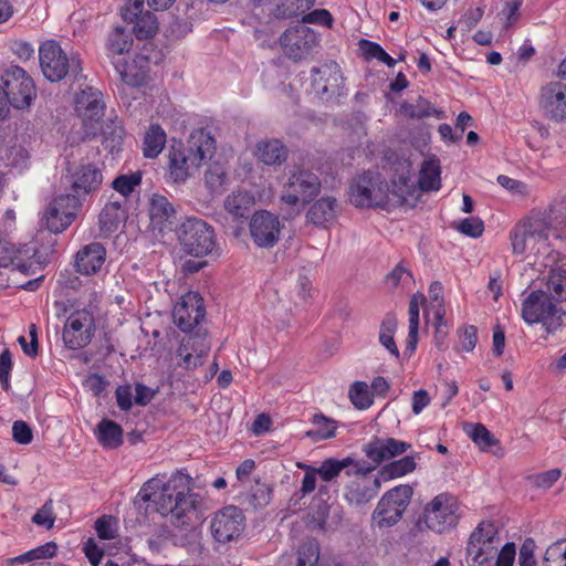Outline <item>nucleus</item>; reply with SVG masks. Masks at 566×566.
Returning a JSON list of instances; mask_svg holds the SVG:
<instances>
[{
  "mask_svg": "<svg viewBox=\"0 0 566 566\" xmlns=\"http://www.w3.org/2000/svg\"><path fill=\"white\" fill-rule=\"evenodd\" d=\"M12 437L17 443L29 444L33 440V432L25 421L17 420L12 424Z\"/></svg>",
  "mask_w": 566,
  "mask_h": 566,
  "instance_id": "69168bd1",
  "label": "nucleus"
},
{
  "mask_svg": "<svg viewBox=\"0 0 566 566\" xmlns=\"http://www.w3.org/2000/svg\"><path fill=\"white\" fill-rule=\"evenodd\" d=\"M216 149V140L203 129L191 134L188 149L181 145L172 146L169 151V177L174 182H182L189 177L191 168H198Z\"/></svg>",
  "mask_w": 566,
  "mask_h": 566,
  "instance_id": "7ed1b4c3",
  "label": "nucleus"
},
{
  "mask_svg": "<svg viewBox=\"0 0 566 566\" xmlns=\"http://www.w3.org/2000/svg\"><path fill=\"white\" fill-rule=\"evenodd\" d=\"M458 346L457 350L470 353L472 352L478 343V331L473 325L464 326L458 331Z\"/></svg>",
  "mask_w": 566,
  "mask_h": 566,
  "instance_id": "4d7b16f0",
  "label": "nucleus"
},
{
  "mask_svg": "<svg viewBox=\"0 0 566 566\" xmlns=\"http://www.w3.org/2000/svg\"><path fill=\"white\" fill-rule=\"evenodd\" d=\"M95 531L102 539H114L117 536V522L108 515H104L95 522Z\"/></svg>",
  "mask_w": 566,
  "mask_h": 566,
  "instance_id": "bf43d9fd",
  "label": "nucleus"
},
{
  "mask_svg": "<svg viewBox=\"0 0 566 566\" xmlns=\"http://www.w3.org/2000/svg\"><path fill=\"white\" fill-rule=\"evenodd\" d=\"M32 522L38 525L42 526L46 530H50L53 527L55 522V514L53 511V501L48 500L32 516Z\"/></svg>",
  "mask_w": 566,
  "mask_h": 566,
  "instance_id": "13d9d810",
  "label": "nucleus"
},
{
  "mask_svg": "<svg viewBox=\"0 0 566 566\" xmlns=\"http://www.w3.org/2000/svg\"><path fill=\"white\" fill-rule=\"evenodd\" d=\"M357 462L358 460L352 457L343 459L328 458L322 462L316 472L325 482H329L337 478L343 470L347 471L350 468H355Z\"/></svg>",
  "mask_w": 566,
  "mask_h": 566,
  "instance_id": "4c0bfd02",
  "label": "nucleus"
},
{
  "mask_svg": "<svg viewBox=\"0 0 566 566\" xmlns=\"http://www.w3.org/2000/svg\"><path fill=\"white\" fill-rule=\"evenodd\" d=\"M210 350V346L205 337L199 335H189L185 337L178 349L177 355L180 357L179 367L187 370H193L202 365L203 357Z\"/></svg>",
  "mask_w": 566,
  "mask_h": 566,
  "instance_id": "393cba45",
  "label": "nucleus"
},
{
  "mask_svg": "<svg viewBox=\"0 0 566 566\" xmlns=\"http://www.w3.org/2000/svg\"><path fill=\"white\" fill-rule=\"evenodd\" d=\"M312 87L317 95H335L339 94L344 77L340 66L335 61H327L319 66L313 67Z\"/></svg>",
  "mask_w": 566,
  "mask_h": 566,
  "instance_id": "4be33fe9",
  "label": "nucleus"
},
{
  "mask_svg": "<svg viewBox=\"0 0 566 566\" xmlns=\"http://www.w3.org/2000/svg\"><path fill=\"white\" fill-rule=\"evenodd\" d=\"M375 467L364 460H358L355 468L345 474L349 479L344 488V497L352 505H363L375 499L381 488L382 478L371 474Z\"/></svg>",
  "mask_w": 566,
  "mask_h": 566,
  "instance_id": "0eeeda50",
  "label": "nucleus"
},
{
  "mask_svg": "<svg viewBox=\"0 0 566 566\" xmlns=\"http://www.w3.org/2000/svg\"><path fill=\"white\" fill-rule=\"evenodd\" d=\"M65 179L71 190V193L67 195L76 196L83 202L87 196L99 190L103 184V174L95 164L80 163L69 169Z\"/></svg>",
  "mask_w": 566,
  "mask_h": 566,
  "instance_id": "dca6fc26",
  "label": "nucleus"
},
{
  "mask_svg": "<svg viewBox=\"0 0 566 566\" xmlns=\"http://www.w3.org/2000/svg\"><path fill=\"white\" fill-rule=\"evenodd\" d=\"M148 213L153 229L164 232L174 228L176 210L167 197L154 193L149 198Z\"/></svg>",
  "mask_w": 566,
  "mask_h": 566,
  "instance_id": "a878e982",
  "label": "nucleus"
},
{
  "mask_svg": "<svg viewBox=\"0 0 566 566\" xmlns=\"http://www.w3.org/2000/svg\"><path fill=\"white\" fill-rule=\"evenodd\" d=\"M114 69L120 81L132 87L143 86L149 78V60L137 54L132 61H113Z\"/></svg>",
  "mask_w": 566,
  "mask_h": 566,
  "instance_id": "b1692460",
  "label": "nucleus"
},
{
  "mask_svg": "<svg viewBox=\"0 0 566 566\" xmlns=\"http://www.w3.org/2000/svg\"><path fill=\"white\" fill-rule=\"evenodd\" d=\"M75 109L85 127V137L102 132L101 119L104 116L105 103L98 90L87 87L81 91L75 99Z\"/></svg>",
  "mask_w": 566,
  "mask_h": 566,
  "instance_id": "2eb2a0df",
  "label": "nucleus"
},
{
  "mask_svg": "<svg viewBox=\"0 0 566 566\" xmlns=\"http://www.w3.org/2000/svg\"><path fill=\"white\" fill-rule=\"evenodd\" d=\"M82 201L76 196L62 193L52 198L42 213V222L52 233H62L76 219Z\"/></svg>",
  "mask_w": 566,
  "mask_h": 566,
  "instance_id": "ddd939ff",
  "label": "nucleus"
},
{
  "mask_svg": "<svg viewBox=\"0 0 566 566\" xmlns=\"http://www.w3.org/2000/svg\"><path fill=\"white\" fill-rule=\"evenodd\" d=\"M541 217L545 218L549 226V235L566 237V198L554 200L545 214Z\"/></svg>",
  "mask_w": 566,
  "mask_h": 566,
  "instance_id": "2f4dec72",
  "label": "nucleus"
},
{
  "mask_svg": "<svg viewBox=\"0 0 566 566\" xmlns=\"http://www.w3.org/2000/svg\"><path fill=\"white\" fill-rule=\"evenodd\" d=\"M493 522L482 521L470 534L465 546L469 566H486L497 554L500 537Z\"/></svg>",
  "mask_w": 566,
  "mask_h": 566,
  "instance_id": "1a4fd4ad",
  "label": "nucleus"
},
{
  "mask_svg": "<svg viewBox=\"0 0 566 566\" xmlns=\"http://www.w3.org/2000/svg\"><path fill=\"white\" fill-rule=\"evenodd\" d=\"M203 300L198 292L190 291L175 305L172 317L182 332L192 331L205 317Z\"/></svg>",
  "mask_w": 566,
  "mask_h": 566,
  "instance_id": "412c9836",
  "label": "nucleus"
},
{
  "mask_svg": "<svg viewBox=\"0 0 566 566\" xmlns=\"http://www.w3.org/2000/svg\"><path fill=\"white\" fill-rule=\"evenodd\" d=\"M457 229L464 235L470 238H479L482 235L484 231V223L483 221L478 217H470L461 220Z\"/></svg>",
  "mask_w": 566,
  "mask_h": 566,
  "instance_id": "680f3d73",
  "label": "nucleus"
},
{
  "mask_svg": "<svg viewBox=\"0 0 566 566\" xmlns=\"http://www.w3.org/2000/svg\"><path fill=\"white\" fill-rule=\"evenodd\" d=\"M39 59L43 75L51 82H59L67 75L76 77L82 72L80 56L73 52L67 53L54 40L40 45Z\"/></svg>",
  "mask_w": 566,
  "mask_h": 566,
  "instance_id": "423d86ee",
  "label": "nucleus"
},
{
  "mask_svg": "<svg viewBox=\"0 0 566 566\" xmlns=\"http://www.w3.org/2000/svg\"><path fill=\"white\" fill-rule=\"evenodd\" d=\"M254 205V198L248 191H233L224 200L226 210L234 218H244Z\"/></svg>",
  "mask_w": 566,
  "mask_h": 566,
  "instance_id": "e433bc0d",
  "label": "nucleus"
},
{
  "mask_svg": "<svg viewBox=\"0 0 566 566\" xmlns=\"http://www.w3.org/2000/svg\"><path fill=\"white\" fill-rule=\"evenodd\" d=\"M545 293L555 302H566V262L558 261L549 265L544 277Z\"/></svg>",
  "mask_w": 566,
  "mask_h": 566,
  "instance_id": "cd10ccee",
  "label": "nucleus"
},
{
  "mask_svg": "<svg viewBox=\"0 0 566 566\" xmlns=\"http://www.w3.org/2000/svg\"><path fill=\"white\" fill-rule=\"evenodd\" d=\"M416 469V461L413 457L406 455L399 460L392 461L389 464L385 465L379 474L382 480H391L396 478H400L407 473L412 472Z\"/></svg>",
  "mask_w": 566,
  "mask_h": 566,
  "instance_id": "c03bdc74",
  "label": "nucleus"
},
{
  "mask_svg": "<svg viewBox=\"0 0 566 566\" xmlns=\"http://www.w3.org/2000/svg\"><path fill=\"white\" fill-rule=\"evenodd\" d=\"M443 287L439 282L431 283L429 287V305L427 308L428 314L432 313L436 324L441 326L444 324V302H443Z\"/></svg>",
  "mask_w": 566,
  "mask_h": 566,
  "instance_id": "37998d69",
  "label": "nucleus"
},
{
  "mask_svg": "<svg viewBox=\"0 0 566 566\" xmlns=\"http://www.w3.org/2000/svg\"><path fill=\"white\" fill-rule=\"evenodd\" d=\"M544 291H532L522 303V317L526 324L541 323L547 334L554 335L565 325L566 312Z\"/></svg>",
  "mask_w": 566,
  "mask_h": 566,
  "instance_id": "39448f33",
  "label": "nucleus"
},
{
  "mask_svg": "<svg viewBox=\"0 0 566 566\" xmlns=\"http://www.w3.org/2000/svg\"><path fill=\"white\" fill-rule=\"evenodd\" d=\"M390 193L398 200H406L408 196H412L411 177L399 176V180L394 181L392 190H389L378 174L364 172L354 178L349 187V200L357 208L381 206L389 200Z\"/></svg>",
  "mask_w": 566,
  "mask_h": 566,
  "instance_id": "f03ea898",
  "label": "nucleus"
},
{
  "mask_svg": "<svg viewBox=\"0 0 566 566\" xmlns=\"http://www.w3.org/2000/svg\"><path fill=\"white\" fill-rule=\"evenodd\" d=\"M459 502L449 493L436 495L423 509L422 520L430 531L442 534L459 521Z\"/></svg>",
  "mask_w": 566,
  "mask_h": 566,
  "instance_id": "9d476101",
  "label": "nucleus"
},
{
  "mask_svg": "<svg viewBox=\"0 0 566 566\" xmlns=\"http://www.w3.org/2000/svg\"><path fill=\"white\" fill-rule=\"evenodd\" d=\"M3 95L8 105L24 109L30 107L36 96L35 85L31 76L17 65L10 66L3 75Z\"/></svg>",
  "mask_w": 566,
  "mask_h": 566,
  "instance_id": "4468645a",
  "label": "nucleus"
},
{
  "mask_svg": "<svg viewBox=\"0 0 566 566\" xmlns=\"http://www.w3.org/2000/svg\"><path fill=\"white\" fill-rule=\"evenodd\" d=\"M142 181V174L139 171L122 175L115 178L112 187L124 197H128Z\"/></svg>",
  "mask_w": 566,
  "mask_h": 566,
  "instance_id": "6e6d98bb",
  "label": "nucleus"
},
{
  "mask_svg": "<svg viewBox=\"0 0 566 566\" xmlns=\"http://www.w3.org/2000/svg\"><path fill=\"white\" fill-rule=\"evenodd\" d=\"M314 429L306 431V437L318 441L329 439L335 436L336 426L331 419L323 415H315L313 417Z\"/></svg>",
  "mask_w": 566,
  "mask_h": 566,
  "instance_id": "a18cd8bd",
  "label": "nucleus"
},
{
  "mask_svg": "<svg viewBox=\"0 0 566 566\" xmlns=\"http://www.w3.org/2000/svg\"><path fill=\"white\" fill-rule=\"evenodd\" d=\"M426 297L421 293L415 294L409 302V333H408V347L413 350L417 346L418 329H419V306L423 304Z\"/></svg>",
  "mask_w": 566,
  "mask_h": 566,
  "instance_id": "a19ab883",
  "label": "nucleus"
},
{
  "mask_svg": "<svg viewBox=\"0 0 566 566\" xmlns=\"http://www.w3.org/2000/svg\"><path fill=\"white\" fill-rule=\"evenodd\" d=\"M106 251L101 243L93 242L83 247L75 258V269L83 275L97 273L105 263Z\"/></svg>",
  "mask_w": 566,
  "mask_h": 566,
  "instance_id": "bb28decb",
  "label": "nucleus"
},
{
  "mask_svg": "<svg viewBox=\"0 0 566 566\" xmlns=\"http://www.w3.org/2000/svg\"><path fill=\"white\" fill-rule=\"evenodd\" d=\"M497 182L513 195L523 197L528 193L527 186L524 182L510 178L509 176L500 175Z\"/></svg>",
  "mask_w": 566,
  "mask_h": 566,
  "instance_id": "338daca9",
  "label": "nucleus"
},
{
  "mask_svg": "<svg viewBox=\"0 0 566 566\" xmlns=\"http://www.w3.org/2000/svg\"><path fill=\"white\" fill-rule=\"evenodd\" d=\"M167 136L158 124H151L145 133L143 155L146 158H156L165 148Z\"/></svg>",
  "mask_w": 566,
  "mask_h": 566,
  "instance_id": "f704fd0d",
  "label": "nucleus"
},
{
  "mask_svg": "<svg viewBox=\"0 0 566 566\" xmlns=\"http://www.w3.org/2000/svg\"><path fill=\"white\" fill-rule=\"evenodd\" d=\"M364 452L368 459L379 464L389 460L388 446L386 438H375L364 447Z\"/></svg>",
  "mask_w": 566,
  "mask_h": 566,
  "instance_id": "5fc2aeb1",
  "label": "nucleus"
},
{
  "mask_svg": "<svg viewBox=\"0 0 566 566\" xmlns=\"http://www.w3.org/2000/svg\"><path fill=\"white\" fill-rule=\"evenodd\" d=\"M545 566H566V544L555 543L551 545L544 557Z\"/></svg>",
  "mask_w": 566,
  "mask_h": 566,
  "instance_id": "052dcab7",
  "label": "nucleus"
},
{
  "mask_svg": "<svg viewBox=\"0 0 566 566\" xmlns=\"http://www.w3.org/2000/svg\"><path fill=\"white\" fill-rule=\"evenodd\" d=\"M57 546L54 542H48L19 556L6 560V566L25 564L38 559H50L56 555Z\"/></svg>",
  "mask_w": 566,
  "mask_h": 566,
  "instance_id": "58836bf2",
  "label": "nucleus"
},
{
  "mask_svg": "<svg viewBox=\"0 0 566 566\" xmlns=\"http://www.w3.org/2000/svg\"><path fill=\"white\" fill-rule=\"evenodd\" d=\"M539 106L544 114L556 122L566 118V84L552 82L541 90Z\"/></svg>",
  "mask_w": 566,
  "mask_h": 566,
  "instance_id": "5701e85b",
  "label": "nucleus"
},
{
  "mask_svg": "<svg viewBox=\"0 0 566 566\" xmlns=\"http://www.w3.org/2000/svg\"><path fill=\"white\" fill-rule=\"evenodd\" d=\"M179 233L182 250L196 258L206 256L216 248L213 229L200 219H187L182 222Z\"/></svg>",
  "mask_w": 566,
  "mask_h": 566,
  "instance_id": "9b49d317",
  "label": "nucleus"
},
{
  "mask_svg": "<svg viewBox=\"0 0 566 566\" xmlns=\"http://www.w3.org/2000/svg\"><path fill=\"white\" fill-rule=\"evenodd\" d=\"M412 496L409 485H399L386 492L373 512V522L379 528L396 525L402 517Z\"/></svg>",
  "mask_w": 566,
  "mask_h": 566,
  "instance_id": "f8f14e48",
  "label": "nucleus"
},
{
  "mask_svg": "<svg viewBox=\"0 0 566 566\" xmlns=\"http://www.w3.org/2000/svg\"><path fill=\"white\" fill-rule=\"evenodd\" d=\"M316 32L306 24H298L289 28L280 36V45L286 57L293 61H301L311 54L317 45Z\"/></svg>",
  "mask_w": 566,
  "mask_h": 566,
  "instance_id": "f3484780",
  "label": "nucleus"
},
{
  "mask_svg": "<svg viewBox=\"0 0 566 566\" xmlns=\"http://www.w3.org/2000/svg\"><path fill=\"white\" fill-rule=\"evenodd\" d=\"M244 527L245 516L239 507L233 505L218 511L210 523L211 534L219 543L237 539L242 534Z\"/></svg>",
  "mask_w": 566,
  "mask_h": 566,
  "instance_id": "6ab92c4d",
  "label": "nucleus"
},
{
  "mask_svg": "<svg viewBox=\"0 0 566 566\" xmlns=\"http://www.w3.org/2000/svg\"><path fill=\"white\" fill-rule=\"evenodd\" d=\"M227 171L223 165L214 161L209 165L205 174V184L211 195H219L224 190Z\"/></svg>",
  "mask_w": 566,
  "mask_h": 566,
  "instance_id": "79ce46f5",
  "label": "nucleus"
},
{
  "mask_svg": "<svg viewBox=\"0 0 566 566\" xmlns=\"http://www.w3.org/2000/svg\"><path fill=\"white\" fill-rule=\"evenodd\" d=\"M95 434L99 443L109 449L117 448L123 442L122 427L108 419H103L95 429Z\"/></svg>",
  "mask_w": 566,
  "mask_h": 566,
  "instance_id": "c9c22d12",
  "label": "nucleus"
},
{
  "mask_svg": "<svg viewBox=\"0 0 566 566\" xmlns=\"http://www.w3.org/2000/svg\"><path fill=\"white\" fill-rule=\"evenodd\" d=\"M515 554V545L506 543L500 551L497 549L495 566H513Z\"/></svg>",
  "mask_w": 566,
  "mask_h": 566,
  "instance_id": "774afa93",
  "label": "nucleus"
},
{
  "mask_svg": "<svg viewBox=\"0 0 566 566\" xmlns=\"http://www.w3.org/2000/svg\"><path fill=\"white\" fill-rule=\"evenodd\" d=\"M440 161L434 156L427 157L419 172V188L422 191H437L441 187Z\"/></svg>",
  "mask_w": 566,
  "mask_h": 566,
  "instance_id": "473e14b6",
  "label": "nucleus"
},
{
  "mask_svg": "<svg viewBox=\"0 0 566 566\" xmlns=\"http://www.w3.org/2000/svg\"><path fill=\"white\" fill-rule=\"evenodd\" d=\"M549 226L538 214L518 221L510 231L509 240L512 254L526 260L548 249Z\"/></svg>",
  "mask_w": 566,
  "mask_h": 566,
  "instance_id": "20e7f679",
  "label": "nucleus"
},
{
  "mask_svg": "<svg viewBox=\"0 0 566 566\" xmlns=\"http://www.w3.org/2000/svg\"><path fill=\"white\" fill-rule=\"evenodd\" d=\"M359 50L366 60H378L385 63L387 66L392 67L397 63L378 43L369 40L359 41Z\"/></svg>",
  "mask_w": 566,
  "mask_h": 566,
  "instance_id": "de8ad7c7",
  "label": "nucleus"
},
{
  "mask_svg": "<svg viewBox=\"0 0 566 566\" xmlns=\"http://www.w3.org/2000/svg\"><path fill=\"white\" fill-rule=\"evenodd\" d=\"M249 230L259 248H272L280 239L282 223L276 214L260 210L251 217Z\"/></svg>",
  "mask_w": 566,
  "mask_h": 566,
  "instance_id": "aec40b11",
  "label": "nucleus"
},
{
  "mask_svg": "<svg viewBox=\"0 0 566 566\" xmlns=\"http://www.w3.org/2000/svg\"><path fill=\"white\" fill-rule=\"evenodd\" d=\"M145 0H127L122 8V18L127 22H134L137 18L144 15L147 11H144Z\"/></svg>",
  "mask_w": 566,
  "mask_h": 566,
  "instance_id": "0e129e2a",
  "label": "nucleus"
},
{
  "mask_svg": "<svg viewBox=\"0 0 566 566\" xmlns=\"http://www.w3.org/2000/svg\"><path fill=\"white\" fill-rule=\"evenodd\" d=\"M125 218L126 212L119 202H108L99 213V229L105 235H109L118 229Z\"/></svg>",
  "mask_w": 566,
  "mask_h": 566,
  "instance_id": "72a5a7b5",
  "label": "nucleus"
},
{
  "mask_svg": "<svg viewBox=\"0 0 566 566\" xmlns=\"http://www.w3.org/2000/svg\"><path fill=\"white\" fill-rule=\"evenodd\" d=\"M464 431L482 450H486L496 443L493 434L481 423L467 424Z\"/></svg>",
  "mask_w": 566,
  "mask_h": 566,
  "instance_id": "8fccbe9b",
  "label": "nucleus"
},
{
  "mask_svg": "<svg viewBox=\"0 0 566 566\" xmlns=\"http://www.w3.org/2000/svg\"><path fill=\"white\" fill-rule=\"evenodd\" d=\"M397 329V319L394 316H387L380 326L379 342L396 358L399 357V350L394 339Z\"/></svg>",
  "mask_w": 566,
  "mask_h": 566,
  "instance_id": "49530a36",
  "label": "nucleus"
},
{
  "mask_svg": "<svg viewBox=\"0 0 566 566\" xmlns=\"http://www.w3.org/2000/svg\"><path fill=\"white\" fill-rule=\"evenodd\" d=\"M313 3L314 0H280L275 14L279 18L295 17L307 11Z\"/></svg>",
  "mask_w": 566,
  "mask_h": 566,
  "instance_id": "603ef678",
  "label": "nucleus"
},
{
  "mask_svg": "<svg viewBox=\"0 0 566 566\" xmlns=\"http://www.w3.org/2000/svg\"><path fill=\"white\" fill-rule=\"evenodd\" d=\"M321 180L317 175L305 169L290 171L286 182L283 185L280 199L282 203L293 209L296 213L312 201L321 191Z\"/></svg>",
  "mask_w": 566,
  "mask_h": 566,
  "instance_id": "6e6552de",
  "label": "nucleus"
},
{
  "mask_svg": "<svg viewBox=\"0 0 566 566\" xmlns=\"http://www.w3.org/2000/svg\"><path fill=\"white\" fill-rule=\"evenodd\" d=\"M254 155L264 165H281L287 158V149L279 139H266L256 144Z\"/></svg>",
  "mask_w": 566,
  "mask_h": 566,
  "instance_id": "7c9ffc66",
  "label": "nucleus"
},
{
  "mask_svg": "<svg viewBox=\"0 0 566 566\" xmlns=\"http://www.w3.org/2000/svg\"><path fill=\"white\" fill-rule=\"evenodd\" d=\"M522 3V0H510L505 2L501 11V19L506 28L513 25L520 19Z\"/></svg>",
  "mask_w": 566,
  "mask_h": 566,
  "instance_id": "e2e57ef3",
  "label": "nucleus"
},
{
  "mask_svg": "<svg viewBox=\"0 0 566 566\" xmlns=\"http://www.w3.org/2000/svg\"><path fill=\"white\" fill-rule=\"evenodd\" d=\"M337 207V200L334 197L324 196L311 206L306 218L313 224L325 227L336 219Z\"/></svg>",
  "mask_w": 566,
  "mask_h": 566,
  "instance_id": "c756f323",
  "label": "nucleus"
},
{
  "mask_svg": "<svg viewBox=\"0 0 566 566\" xmlns=\"http://www.w3.org/2000/svg\"><path fill=\"white\" fill-rule=\"evenodd\" d=\"M95 331L93 314L87 310H77L70 314L63 328V342L70 349H80L88 345Z\"/></svg>",
  "mask_w": 566,
  "mask_h": 566,
  "instance_id": "a211bd4d",
  "label": "nucleus"
},
{
  "mask_svg": "<svg viewBox=\"0 0 566 566\" xmlns=\"http://www.w3.org/2000/svg\"><path fill=\"white\" fill-rule=\"evenodd\" d=\"M190 476L174 473L167 481L155 476L144 483L138 496L153 503L163 516H169L177 525H185L196 512V495L190 492Z\"/></svg>",
  "mask_w": 566,
  "mask_h": 566,
  "instance_id": "f257e3e1",
  "label": "nucleus"
},
{
  "mask_svg": "<svg viewBox=\"0 0 566 566\" xmlns=\"http://www.w3.org/2000/svg\"><path fill=\"white\" fill-rule=\"evenodd\" d=\"M133 36L130 31L123 27H114L106 38V55L111 61H120V55L128 53L133 46Z\"/></svg>",
  "mask_w": 566,
  "mask_h": 566,
  "instance_id": "c85d7f7f",
  "label": "nucleus"
},
{
  "mask_svg": "<svg viewBox=\"0 0 566 566\" xmlns=\"http://www.w3.org/2000/svg\"><path fill=\"white\" fill-rule=\"evenodd\" d=\"M318 562L319 545L317 542L308 541L300 546L295 566H319Z\"/></svg>",
  "mask_w": 566,
  "mask_h": 566,
  "instance_id": "864d4df0",
  "label": "nucleus"
},
{
  "mask_svg": "<svg viewBox=\"0 0 566 566\" xmlns=\"http://www.w3.org/2000/svg\"><path fill=\"white\" fill-rule=\"evenodd\" d=\"M402 115L410 118H423L434 116L438 119L444 118V112L436 109L431 103L419 97L416 103H406L400 108Z\"/></svg>",
  "mask_w": 566,
  "mask_h": 566,
  "instance_id": "ea45409f",
  "label": "nucleus"
},
{
  "mask_svg": "<svg viewBox=\"0 0 566 566\" xmlns=\"http://www.w3.org/2000/svg\"><path fill=\"white\" fill-rule=\"evenodd\" d=\"M352 403L360 410L368 409L373 405V395L368 385L364 381H355L348 391Z\"/></svg>",
  "mask_w": 566,
  "mask_h": 566,
  "instance_id": "3c124183",
  "label": "nucleus"
},
{
  "mask_svg": "<svg viewBox=\"0 0 566 566\" xmlns=\"http://www.w3.org/2000/svg\"><path fill=\"white\" fill-rule=\"evenodd\" d=\"M133 23L134 33L139 40L151 39L158 31V21L150 12H146L140 18H137Z\"/></svg>",
  "mask_w": 566,
  "mask_h": 566,
  "instance_id": "09e8293b",
  "label": "nucleus"
}]
</instances>
